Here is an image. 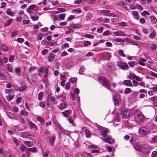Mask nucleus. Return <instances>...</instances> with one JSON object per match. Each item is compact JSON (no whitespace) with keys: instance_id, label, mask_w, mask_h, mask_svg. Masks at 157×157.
Instances as JSON below:
<instances>
[{"instance_id":"nucleus-63","label":"nucleus","mask_w":157,"mask_h":157,"mask_svg":"<svg viewBox=\"0 0 157 157\" xmlns=\"http://www.w3.org/2000/svg\"><path fill=\"white\" fill-rule=\"evenodd\" d=\"M0 78L2 80H5L6 77L3 73H0Z\"/></svg>"},{"instance_id":"nucleus-11","label":"nucleus","mask_w":157,"mask_h":157,"mask_svg":"<svg viewBox=\"0 0 157 157\" xmlns=\"http://www.w3.org/2000/svg\"><path fill=\"white\" fill-rule=\"evenodd\" d=\"M19 135L24 138H29L30 134L29 132H21L19 133Z\"/></svg>"},{"instance_id":"nucleus-61","label":"nucleus","mask_w":157,"mask_h":157,"mask_svg":"<svg viewBox=\"0 0 157 157\" xmlns=\"http://www.w3.org/2000/svg\"><path fill=\"white\" fill-rule=\"evenodd\" d=\"M14 56H13L10 55V57L9 59V61L10 62H12L14 59Z\"/></svg>"},{"instance_id":"nucleus-55","label":"nucleus","mask_w":157,"mask_h":157,"mask_svg":"<svg viewBox=\"0 0 157 157\" xmlns=\"http://www.w3.org/2000/svg\"><path fill=\"white\" fill-rule=\"evenodd\" d=\"M74 31V30L73 29H68V30L65 33L66 34H70L71 32H72Z\"/></svg>"},{"instance_id":"nucleus-24","label":"nucleus","mask_w":157,"mask_h":157,"mask_svg":"<svg viewBox=\"0 0 157 157\" xmlns=\"http://www.w3.org/2000/svg\"><path fill=\"white\" fill-rule=\"evenodd\" d=\"M110 12V11L109 10H101L100 11V13L106 15Z\"/></svg>"},{"instance_id":"nucleus-25","label":"nucleus","mask_w":157,"mask_h":157,"mask_svg":"<svg viewBox=\"0 0 157 157\" xmlns=\"http://www.w3.org/2000/svg\"><path fill=\"white\" fill-rule=\"evenodd\" d=\"M156 35L155 31H153L150 34L149 37L150 39H152L154 38L156 36Z\"/></svg>"},{"instance_id":"nucleus-9","label":"nucleus","mask_w":157,"mask_h":157,"mask_svg":"<svg viewBox=\"0 0 157 157\" xmlns=\"http://www.w3.org/2000/svg\"><path fill=\"white\" fill-rule=\"evenodd\" d=\"M142 145L139 142H136L134 144L133 147L136 150L141 152Z\"/></svg>"},{"instance_id":"nucleus-47","label":"nucleus","mask_w":157,"mask_h":157,"mask_svg":"<svg viewBox=\"0 0 157 157\" xmlns=\"http://www.w3.org/2000/svg\"><path fill=\"white\" fill-rule=\"evenodd\" d=\"M114 41L117 42H123L124 41V40L119 39V38H116L114 39Z\"/></svg>"},{"instance_id":"nucleus-43","label":"nucleus","mask_w":157,"mask_h":157,"mask_svg":"<svg viewBox=\"0 0 157 157\" xmlns=\"http://www.w3.org/2000/svg\"><path fill=\"white\" fill-rule=\"evenodd\" d=\"M131 91L132 90L130 88H126L124 91V93L126 94H128L131 92Z\"/></svg>"},{"instance_id":"nucleus-41","label":"nucleus","mask_w":157,"mask_h":157,"mask_svg":"<svg viewBox=\"0 0 157 157\" xmlns=\"http://www.w3.org/2000/svg\"><path fill=\"white\" fill-rule=\"evenodd\" d=\"M110 32L109 31L106 30L103 33L102 35L104 36H109L110 35Z\"/></svg>"},{"instance_id":"nucleus-38","label":"nucleus","mask_w":157,"mask_h":157,"mask_svg":"<svg viewBox=\"0 0 157 157\" xmlns=\"http://www.w3.org/2000/svg\"><path fill=\"white\" fill-rule=\"evenodd\" d=\"M26 149V147L23 144H21L20 147V149L22 152L24 151Z\"/></svg>"},{"instance_id":"nucleus-52","label":"nucleus","mask_w":157,"mask_h":157,"mask_svg":"<svg viewBox=\"0 0 157 157\" xmlns=\"http://www.w3.org/2000/svg\"><path fill=\"white\" fill-rule=\"evenodd\" d=\"M135 62L134 61H130L128 62V64L131 67H133L135 65Z\"/></svg>"},{"instance_id":"nucleus-15","label":"nucleus","mask_w":157,"mask_h":157,"mask_svg":"<svg viewBox=\"0 0 157 157\" xmlns=\"http://www.w3.org/2000/svg\"><path fill=\"white\" fill-rule=\"evenodd\" d=\"M113 33L115 35L117 36H124L125 35L124 33L121 30L114 32Z\"/></svg>"},{"instance_id":"nucleus-40","label":"nucleus","mask_w":157,"mask_h":157,"mask_svg":"<svg viewBox=\"0 0 157 157\" xmlns=\"http://www.w3.org/2000/svg\"><path fill=\"white\" fill-rule=\"evenodd\" d=\"M84 36L91 39H93L94 38V35L91 34H86L84 35Z\"/></svg>"},{"instance_id":"nucleus-30","label":"nucleus","mask_w":157,"mask_h":157,"mask_svg":"<svg viewBox=\"0 0 157 157\" xmlns=\"http://www.w3.org/2000/svg\"><path fill=\"white\" fill-rule=\"evenodd\" d=\"M51 101L52 102V103L54 104H56L57 102L56 101L55 98L54 97L52 96L50 97Z\"/></svg>"},{"instance_id":"nucleus-56","label":"nucleus","mask_w":157,"mask_h":157,"mask_svg":"<svg viewBox=\"0 0 157 157\" xmlns=\"http://www.w3.org/2000/svg\"><path fill=\"white\" fill-rule=\"evenodd\" d=\"M20 70L19 68H15L14 69L15 72L17 74H20Z\"/></svg>"},{"instance_id":"nucleus-54","label":"nucleus","mask_w":157,"mask_h":157,"mask_svg":"<svg viewBox=\"0 0 157 157\" xmlns=\"http://www.w3.org/2000/svg\"><path fill=\"white\" fill-rule=\"evenodd\" d=\"M13 67L12 66H9L7 68L8 71L10 72H13Z\"/></svg>"},{"instance_id":"nucleus-19","label":"nucleus","mask_w":157,"mask_h":157,"mask_svg":"<svg viewBox=\"0 0 157 157\" xmlns=\"http://www.w3.org/2000/svg\"><path fill=\"white\" fill-rule=\"evenodd\" d=\"M55 136L51 137L49 139V142L51 146H53L55 141Z\"/></svg>"},{"instance_id":"nucleus-7","label":"nucleus","mask_w":157,"mask_h":157,"mask_svg":"<svg viewBox=\"0 0 157 157\" xmlns=\"http://www.w3.org/2000/svg\"><path fill=\"white\" fill-rule=\"evenodd\" d=\"M130 112L128 109H122L121 115L122 117L127 118L129 117L130 115Z\"/></svg>"},{"instance_id":"nucleus-39","label":"nucleus","mask_w":157,"mask_h":157,"mask_svg":"<svg viewBox=\"0 0 157 157\" xmlns=\"http://www.w3.org/2000/svg\"><path fill=\"white\" fill-rule=\"evenodd\" d=\"M119 54L121 56L125 57V55L123 51L122 50H120L118 51Z\"/></svg>"},{"instance_id":"nucleus-22","label":"nucleus","mask_w":157,"mask_h":157,"mask_svg":"<svg viewBox=\"0 0 157 157\" xmlns=\"http://www.w3.org/2000/svg\"><path fill=\"white\" fill-rule=\"evenodd\" d=\"M67 107V105L65 103H61L59 106V109L60 110L65 109Z\"/></svg>"},{"instance_id":"nucleus-49","label":"nucleus","mask_w":157,"mask_h":157,"mask_svg":"<svg viewBox=\"0 0 157 157\" xmlns=\"http://www.w3.org/2000/svg\"><path fill=\"white\" fill-rule=\"evenodd\" d=\"M2 50L6 52L8 50V48L5 45H2Z\"/></svg>"},{"instance_id":"nucleus-5","label":"nucleus","mask_w":157,"mask_h":157,"mask_svg":"<svg viewBox=\"0 0 157 157\" xmlns=\"http://www.w3.org/2000/svg\"><path fill=\"white\" fill-rule=\"evenodd\" d=\"M98 129L101 131V134L103 137H105L108 134V129L104 127L98 125L97 126Z\"/></svg>"},{"instance_id":"nucleus-59","label":"nucleus","mask_w":157,"mask_h":157,"mask_svg":"<svg viewBox=\"0 0 157 157\" xmlns=\"http://www.w3.org/2000/svg\"><path fill=\"white\" fill-rule=\"evenodd\" d=\"M65 16V13L60 14L59 15V18L62 20H63L64 19Z\"/></svg>"},{"instance_id":"nucleus-64","label":"nucleus","mask_w":157,"mask_h":157,"mask_svg":"<svg viewBox=\"0 0 157 157\" xmlns=\"http://www.w3.org/2000/svg\"><path fill=\"white\" fill-rule=\"evenodd\" d=\"M152 157H157V153L156 151H154L152 152Z\"/></svg>"},{"instance_id":"nucleus-27","label":"nucleus","mask_w":157,"mask_h":157,"mask_svg":"<svg viewBox=\"0 0 157 157\" xmlns=\"http://www.w3.org/2000/svg\"><path fill=\"white\" fill-rule=\"evenodd\" d=\"M13 21V20L12 19H10L8 20L4 24V26L5 27L9 26L12 22Z\"/></svg>"},{"instance_id":"nucleus-20","label":"nucleus","mask_w":157,"mask_h":157,"mask_svg":"<svg viewBox=\"0 0 157 157\" xmlns=\"http://www.w3.org/2000/svg\"><path fill=\"white\" fill-rule=\"evenodd\" d=\"M44 68L43 67L40 68L37 72L38 75L39 76H41L44 72Z\"/></svg>"},{"instance_id":"nucleus-51","label":"nucleus","mask_w":157,"mask_h":157,"mask_svg":"<svg viewBox=\"0 0 157 157\" xmlns=\"http://www.w3.org/2000/svg\"><path fill=\"white\" fill-rule=\"evenodd\" d=\"M85 70V69L82 67H80L79 71V72L80 74H82L83 73V71Z\"/></svg>"},{"instance_id":"nucleus-42","label":"nucleus","mask_w":157,"mask_h":157,"mask_svg":"<svg viewBox=\"0 0 157 157\" xmlns=\"http://www.w3.org/2000/svg\"><path fill=\"white\" fill-rule=\"evenodd\" d=\"M77 80L76 78H70V81L73 83L75 82Z\"/></svg>"},{"instance_id":"nucleus-53","label":"nucleus","mask_w":157,"mask_h":157,"mask_svg":"<svg viewBox=\"0 0 157 157\" xmlns=\"http://www.w3.org/2000/svg\"><path fill=\"white\" fill-rule=\"evenodd\" d=\"M146 15L149 16L150 15V14L147 11H144L143 12L142 15L143 16H145Z\"/></svg>"},{"instance_id":"nucleus-6","label":"nucleus","mask_w":157,"mask_h":157,"mask_svg":"<svg viewBox=\"0 0 157 157\" xmlns=\"http://www.w3.org/2000/svg\"><path fill=\"white\" fill-rule=\"evenodd\" d=\"M142 147L141 152L143 153H148L151 149V147L147 144H143Z\"/></svg>"},{"instance_id":"nucleus-62","label":"nucleus","mask_w":157,"mask_h":157,"mask_svg":"<svg viewBox=\"0 0 157 157\" xmlns=\"http://www.w3.org/2000/svg\"><path fill=\"white\" fill-rule=\"evenodd\" d=\"M43 93L42 92L40 93L38 95V99L40 100L42 98Z\"/></svg>"},{"instance_id":"nucleus-44","label":"nucleus","mask_w":157,"mask_h":157,"mask_svg":"<svg viewBox=\"0 0 157 157\" xmlns=\"http://www.w3.org/2000/svg\"><path fill=\"white\" fill-rule=\"evenodd\" d=\"M31 18L33 21H37L38 20L39 17L36 16H32Z\"/></svg>"},{"instance_id":"nucleus-2","label":"nucleus","mask_w":157,"mask_h":157,"mask_svg":"<svg viewBox=\"0 0 157 157\" xmlns=\"http://www.w3.org/2000/svg\"><path fill=\"white\" fill-rule=\"evenodd\" d=\"M98 81L101 82L103 86H105L108 89H109L111 86V84L108 80L104 77L99 76L98 78Z\"/></svg>"},{"instance_id":"nucleus-36","label":"nucleus","mask_w":157,"mask_h":157,"mask_svg":"<svg viewBox=\"0 0 157 157\" xmlns=\"http://www.w3.org/2000/svg\"><path fill=\"white\" fill-rule=\"evenodd\" d=\"M110 59V56L109 54L105 55L103 57V59L106 60H109Z\"/></svg>"},{"instance_id":"nucleus-1","label":"nucleus","mask_w":157,"mask_h":157,"mask_svg":"<svg viewBox=\"0 0 157 157\" xmlns=\"http://www.w3.org/2000/svg\"><path fill=\"white\" fill-rule=\"evenodd\" d=\"M134 121L137 124H141L143 123L145 119L144 115L140 112L137 113L134 116Z\"/></svg>"},{"instance_id":"nucleus-48","label":"nucleus","mask_w":157,"mask_h":157,"mask_svg":"<svg viewBox=\"0 0 157 157\" xmlns=\"http://www.w3.org/2000/svg\"><path fill=\"white\" fill-rule=\"evenodd\" d=\"M57 10L59 11V13L64 12L66 10L65 9L63 8H58Z\"/></svg>"},{"instance_id":"nucleus-45","label":"nucleus","mask_w":157,"mask_h":157,"mask_svg":"<svg viewBox=\"0 0 157 157\" xmlns=\"http://www.w3.org/2000/svg\"><path fill=\"white\" fill-rule=\"evenodd\" d=\"M103 28V27H99L97 30V32L99 33H101L102 32Z\"/></svg>"},{"instance_id":"nucleus-23","label":"nucleus","mask_w":157,"mask_h":157,"mask_svg":"<svg viewBox=\"0 0 157 157\" xmlns=\"http://www.w3.org/2000/svg\"><path fill=\"white\" fill-rule=\"evenodd\" d=\"M150 18L151 19V22L152 24H155L156 23L157 20L154 16H151L150 17Z\"/></svg>"},{"instance_id":"nucleus-8","label":"nucleus","mask_w":157,"mask_h":157,"mask_svg":"<svg viewBox=\"0 0 157 157\" xmlns=\"http://www.w3.org/2000/svg\"><path fill=\"white\" fill-rule=\"evenodd\" d=\"M113 98L114 99V103L116 105L118 106L121 103V98L118 94L115 95Z\"/></svg>"},{"instance_id":"nucleus-26","label":"nucleus","mask_w":157,"mask_h":157,"mask_svg":"<svg viewBox=\"0 0 157 157\" xmlns=\"http://www.w3.org/2000/svg\"><path fill=\"white\" fill-rule=\"evenodd\" d=\"M24 143L29 147H32L33 146V143L31 141H25Z\"/></svg>"},{"instance_id":"nucleus-17","label":"nucleus","mask_w":157,"mask_h":157,"mask_svg":"<svg viewBox=\"0 0 157 157\" xmlns=\"http://www.w3.org/2000/svg\"><path fill=\"white\" fill-rule=\"evenodd\" d=\"M6 13L8 15L13 16L14 14L16 13V11L12 12L10 9H8L6 11Z\"/></svg>"},{"instance_id":"nucleus-46","label":"nucleus","mask_w":157,"mask_h":157,"mask_svg":"<svg viewBox=\"0 0 157 157\" xmlns=\"http://www.w3.org/2000/svg\"><path fill=\"white\" fill-rule=\"evenodd\" d=\"M49 151L48 150H47L44 153L43 152V157H47L48 154L49 153Z\"/></svg>"},{"instance_id":"nucleus-16","label":"nucleus","mask_w":157,"mask_h":157,"mask_svg":"<svg viewBox=\"0 0 157 157\" xmlns=\"http://www.w3.org/2000/svg\"><path fill=\"white\" fill-rule=\"evenodd\" d=\"M132 14L133 15L134 18L137 20L139 18V14L138 12L136 11H133L132 12Z\"/></svg>"},{"instance_id":"nucleus-58","label":"nucleus","mask_w":157,"mask_h":157,"mask_svg":"<svg viewBox=\"0 0 157 157\" xmlns=\"http://www.w3.org/2000/svg\"><path fill=\"white\" fill-rule=\"evenodd\" d=\"M91 43L88 41H86L84 42L83 44L85 46H86L90 45Z\"/></svg>"},{"instance_id":"nucleus-31","label":"nucleus","mask_w":157,"mask_h":157,"mask_svg":"<svg viewBox=\"0 0 157 157\" xmlns=\"http://www.w3.org/2000/svg\"><path fill=\"white\" fill-rule=\"evenodd\" d=\"M72 11L73 12H76L78 13H80L82 12L80 8L74 9L72 10Z\"/></svg>"},{"instance_id":"nucleus-35","label":"nucleus","mask_w":157,"mask_h":157,"mask_svg":"<svg viewBox=\"0 0 157 157\" xmlns=\"http://www.w3.org/2000/svg\"><path fill=\"white\" fill-rule=\"evenodd\" d=\"M87 148H97V146L94 145H86Z\"/></svg>"},{"instance_id":"nucleus-13","label":"nucleus","mask_w":157,"mask_h":157,"mask_svg":"<svg viewBox=\"0 0 157 157\" xmlns=\"http://www.w3.org/2000/svg\"><path fill=\"white\" fill-rule=\"evenodd\" d=\"M71 113V110H66L64 112H62V113L66 117H68Z\"/></svg>"},{"instance_id":"nucleus-4","label":"nucleus","mask_w":157,"mask_h":157,"mask_svg":"<svg viewBox=\"0 0 157 157\" xmlns=\"http://www.w3.org/2000/svg\"><path fill=\"white\" fill-rule=\"evenodd\" d=\"M117 65L121 69L124 70H126L129 68L127 63L122 62H118L117 63Z\"/></svg>"},{"instance_id":"nucleus-21","label":"nucleus","mask_w":157,"mask_h":157,"mask_svg":"<svg viewBox=\"0 0 157 157\" xmlns=\"http://www.w3.org/2000/svg\"><path fill=\"white\" fill-rule=\"evenodd\" d=\"M27 87L25 85L23 84L18 89V90L20 92H22L26 89Z\"/></svg>"},{"instance_id":"nucleus-50","label":"nucleus","mask_w":157,"mask_h":157,"mask_svg":"<svg viewBox=\"0 0 157 157\" xmlns=\"http://www.w3.org/2000/svg\"><path fill=\"white\" fill-rule=\"evenodd\" d=\"M18 32L17 30H15L14 31L12 32L11 34V36L12 37L16 35L17 34Z\"/></svg>"},{"instance_id":"nucleus-29","label":"nucleus","mask_w":157,"mask_h":157,"mask_svg":"<svg viewBox=\"0 0 157 157\" xmlns=\"http://www.w3.org/2000/svg\"><path fill=\"white\" fill-rule=\"evenodd\" d=\"M48 73V68H46L44 72V77L45 78H47Z\"/></svg>"},{"instance_id":"nucleus-33","label":"nucleus","mask_w":157,"mask_h":157,"mask_svg":"<svg viewBox=\"0 0 157 157\" xmlns=\"http://www.w3.org/2000/svg\"><path fill=\"white\" fill-rule=\"evenodd\" d=\"M71 27L74 29H78L80 28L81 25L79 24H72L71 25Z\"/></svg>"},{"instance_id":"nucleus-18","label":"nucleus","mask_w":157,"mask_h":157,"mask_svg":"<svg viewBox=\"0 0 157 157\" xmlns=\"http://www.w3.org/2000/svg\"><path fill=\"white\" fill-rule=\"evenodd\" d=\"M29 125L31 128H34L35 130H37V126L32 122H29Z\"/></svg>"},{"instance_id":"nucleus-37","label":"nucleus","mask_w":157,"mask_h":157,"mask_svg":"<svg viewBox=\"0 0 157 157\" xmlns=\"http://www.w3.org/2000/svg\"><path fill=\"white\" fill-rule=\"evenodd\" d=\"M136 75L134 73H131L129 74L128 75V78L130 79H133L135 77Z\"/></svg>"},{"instance_id":"nucleus-14","label":"nucleus","mask_w":157,"mask_h":157,"mask_svg":"<svg viewBox=\"0 0 157 157\" xmlns=\"http://www.w3.org/2000/svg\"><path fill=\"white\" fill-rule=\"evenodd\" d=\"M123 83L124 85H125L126 86L131 87L133 86V85L132 84L131 81L129 80H124L123 82Z\"/></svg>"},{"instance_id":"nucleus-12","label":"nucleus","mask_w":157,"mask_h":157,"mask_svg":"<svg viewBox=\"0 0 157 157\" xmlns=\"http://www.w3.org/2000/svg\"><path fill=\"white\" fill-rule=\"evenodd\" d=\"M57 127L64 134L66 135H68L69 134V131L63 129L59 124H57Z\"/></svg>"},{"instance_id":"nucleus-28","label":"nucleus","mask_w":157,"mask_h":157,"mask_svg":"<svg viewBox=\"0 0 157 157\" xmlns=\"http://www.w3.org/2000/svg\"><path fill=\"white\" fill-rule=\"evenodd\" d=\"M49 60L51 61L55 57V55L53 54H51L49 55Z\"/></svg>"},{"instance_id":"nucleus-60","label":"nucleus","mask_w":157,"mask_h":157,"mask_svg":"<svg viewBox=\"0 0 157 157\" xmlns=\"http://www.w3.org/2000/svg\"><path fill=\"white\" fill-rule=\"evenodd\" d=\"M36 119L38 121H40V122H43L44 120L43 118L40 116H38L36 117Z\"/></svg>"},{"instance_id":"nucleus-57","label":"nucleus","mask_w":157,"mask_h":157,"mask_svg":"<svg viewBox=\"0 0 157 157\" xmlns=\"http://www.w3.org/2000/svg\"><path fill=\"white\" fill-rule=\"evenodd\" d=\"M70 84L68 82H67L66 84V89L67 90H69L70 88Z\"/></svg>"},{"instance_id":"nucleus-3","label":"nucleus","mask_w":157,"mask_h":157,"mask_svg":"<svg viewBox=\"0 0 157 157\" xmlns=\"http://www.w3.org/2000/svg\"><path fill=\"white\" fill-rule=\"evenodd\" d=\"M150 132V130L146 127L140 128L139 129V134L141 136H144L149 134Z\"/></svg>"},{"instance_id":"nucleus-32","label":"nucleus","mask_w":157,"mask_h":157,"mask_svg":"<svg viewBox=\"0 0 157 157\" xmlns=\"http://www.w3.org/2000/svg\"><path fill=\"white\" fill-rule=\"evenodd\" d=\"M157 48V45L155 44L152 43L151 45V49L153 51H155L156 50Z\"/></svg>"},{"instance_id":"nucleus-34","label":"nucleus","mask_w":157,"mask_h":157,"mask_svg":"<svg viewBox=\"0 0 157 157\" xmlns=\"http://www.w3.org/2000/svg\"><path fill=\"white\" fill-rule=\"evenodd\" d=\"M37 78L36 74H33L31 76V80L33 82H34Z\"/></svg>"},{"instance_id":"nucleus-10","label":"nucleus","mask_w":157,"mask_h":157,"mask_svg":"<svg viewBox=\"0 0 157 157\" xmlns=\"http://www.w3.org/2000/svg\"><path fill=\"white\" fill-rule=\"evenodd\" d=\"M103 140L108 144H111L114 142V140L112 139V137L110 135L108 136L107 138L103 139Z\"/></svg>"}]
</instances>
